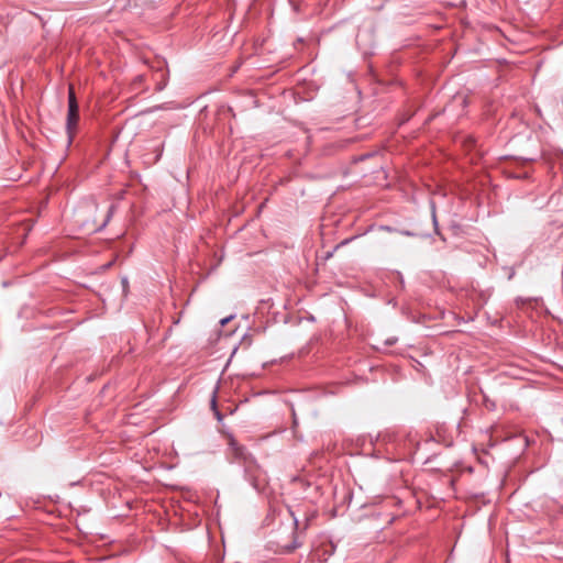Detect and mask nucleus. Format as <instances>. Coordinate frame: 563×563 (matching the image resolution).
<instances>
[{
  "mask_svg": "<svg viewBox=\"0 0 563 563\" xmlns=\"http://www.w3.org/2000/svg\"><path fill=\"white\" fill-rule=\"evenodd\" d=\"M78 120H79L78 103H77L74 88L70 85L69 89H68V112H67V121H66V129H67V132L69 135V141H71V139L74 136Z\"/></svg>",
  "mask_w": 563,
  "mask_h": 563,
  "instance_id": "obj_1",
  "label": "nucleus"
},
{
  "mask_svg": "<svg viewBox=\"0 0 563 563\" xmlns=\"http://www.w3.org/2000/svg\"><path fill=\"white\" fill-rule=\"evenodd\" d=\"M230 319H231V317L222 319L221 324L224 325L225 323H228L230 321Z\"/></svg>",
  "mask_w": 563,
  "mask_h": 563,
  "instance_id": "obj_2",
  "label": "nucleus"
}]
</instances>
